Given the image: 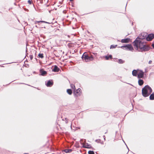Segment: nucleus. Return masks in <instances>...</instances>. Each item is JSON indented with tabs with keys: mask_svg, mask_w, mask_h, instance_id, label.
<instances>
[{
	"mask_svg": "<svg viewBox=\"0 0 154 154\" xmlns=\"http://www.w3.org/2000/svg\"><path fill=\"white\" fill-rule=\"evenodd\" d=\"M121 48L123 49L133 51L134 48L132 45L131 44L125 45Z\"/></svg>",
	"mask_w": 154,
	"mask_h": 154,
	"instance_id": "obj_4",
	"label": "nucleus"
},
{
	"mask_svg": "<svg viewBox=\"0 0 154 154\" xmlns=\"http://www.w3.org/2000/svg\"><path fill=\"white\" fill-rule=\"evenodd\" d=\"M138 70H133L132 72V75L134 76H136L137 75Z\"/></svg>",
	"mask_w": 154,
	"mask_h": 154,
	"instance_id": "obj_13",
	"label": "nucleus"
},
{
	"mask_svg": "<svg viewBox=\"0 0 154 154\" xmlns=\"http://www.w3.org/2000/svg\"><path fill=\"white\" fill-rule=\"evenodd\" d=\"M64 151L66 153L71 152L72 151V150L71 149H65L64 150Z\"/></svg>",
	"mask_w": 154,
	"mask_h": 154,
	"instance_id": "obj_21",
	"label": "nucleus"
},
{
	"mask_svg": "<svg viewBox=\"0 0 154 154\" xmlns=\"http://www.w3.org/2000/svg\"><path fill=\"white\" fill-rule=\"evenodd\" d=\"M117 45H111L110 47V49H113L114 48H116L117 46Z\"/></svg>",
	"mask_w": 154,
	"mask_h": 154,
	"instance_id": "obj_22",
	"label": "nucleus"
},
{
	"mask_svg": "<svg viewBox=\"0 0 154 154\" xmlns=\"http://www.w3.org/2000/svg\"><path fill=\"white\" fill-rule=\"evenodd\" d=\"M150 99L151 100H154V94H152L149 97Z\"/></svg>",
	"mask_w": 154,
	"mask_h": 154,
	"instance_id": "obj_19",
	"label": "nucleus"
},
{
	"mask_svg": "<svg viewBox=\"0 0 154 154\" xmlns=\"http://www.w3.org/2000/svg\"><path fill=\"white\" fill-rule=\"evenodd\" d=\"M40 72L41 75H44L47 73L44 70H41Z\"/></svg>",
	"mask_w": 154,
	"mask_h": 154,
	"instance_id": "obj_16",
	"label": "nucleus"
},
{
	"mask_svg": "<svg viewBox=\"0 0 154 154\" xmlns=\"http://www.w3.org/2000/svg\"><path fill=\"white\" fill-rule=\"evenodd\" d=\"M82 93L81 89L80 88H78V89L74 91V94L76 96H80Z\"/></svg>",
	"mask_w": 154,
	"mask_h": 154,
	"instance_id": "obj_5",
	"label": "nucleus"
},
{
	"mask_svg": "<svg viewBox=\"0 0 154 154\" xmlns=\"http://www.w3.org/2000/svg\"><path fill=\"white\" fill-rule=\"evenodd\" d=\"M103 137L104 138V140H106V137H105V136L103 135Z\"/></svg>",
	"mask_w": 154,
	"mask_h": 154,
	"instance_id": "obj_29",
	"label": "nucleus"
},
{
	"mask_svg": "<svg viewBox=\"0 0 154 154\" xmlns=\"http://www.w3.org/2000/svg\"><path fill=\"white\" fill-rule=\"evenodd\" d=\"M101 144H103V142H101Z\"/></svg>",
	"mask_w": 154,
	"mask_h": 154,
	"instance_id": "obj_32",
	"label": "nucleus"
},
{
	"mask_svg": "<svg viewBox=\"0 0 154 154\" xmlns=\"http://www.w3.org/2000/svg\"><path fill=\"white\" fill-rule=\"evenodd\" d=\"M135 45L137 43L140 44V45L138 46V49H136L137 50H139V51H146L149 49V47L146 45V43L143 40L137 38L135 39Z\"/></svg>",
	"mask_w": 154,
	"mask_h": 154,
	"instance_id": "obj_1",
	"label": "nucleus"
},
{
	"mask_svg": "<svg viewBox=\"0 0 154 154\" xmlns=\"http://www.w3.org/2000/svg\"><path fill=\"white\" fill-rule=\"evenodd\" d=\"M46 85L47 87H51L53 85V82L52 81L49 80Z\"/></svg>",
	"mask_w": 154,
	"mask_h": 154,
	"instance_id": "obj_11",
	"label": "nucleus"
},
{
	"mask_svg": "<svg viewBox=\"0 0 154 154\" xmlns=\"http://www.w3.org/2000/svg\"><path fill=\"white\" fill-rule=\"evenodd\" d=\"M137 77L139 79L143 78L144 76V72L141 70H138Z\"/></svg>",
	"mask_w": 154,
	"mask_h": 154,
	"instance_id": "obj_6",
	"label": "nucleus"
},
{
	"mask_svg": "<svg viewBox=\"0 0 154 154\" xmlns=\"http://www.w3.org/2000/svg\"><path fill=\"white\" fill-rule=\"evenodd\" d=\"M24 154H28V153H24Z\"/></svg>",
	"mask_w": 154,
	"mask_h": 154,
	"instance_id": "obj_35",
	"label": "nucleus"
},
{
	"mask_svg": "<svg viewBox=\"0 0 154 154\" xmlns=\"http://www.w3.org/2000/svg\"><path fill=\"white\" fill-rule=\"evenodd\" d=\"M28 2L29 4H32V0H29Z\"/></svg>",
	"mask_w": 154,
	"mask_h": 154,
	"instance_id": "obj_27",
	"label": "nucleus"
},
{
	"mask_svg": "<svg viewBox=\"0 0 154 154\" xmlns=\"http://www.w3.org/2000/svg\"><path fill=\"white\" fill-rule=\"evenodd\" d=\"M67 93L69 95H71L72 94V91L70 89H68L67 90Z\"/></svg>",
	"mask_w": 154,
	"mask_h": 154,
	"instance_id": "obj_20",
	"label": "nucleus"
},
{
	"mask_svg": "<svg viewBox=\"0 0 154 154\" xmlns=\"http://www.w3.org/2000/svg\"><path fill=\"white\" fill-rule=\"evenodd\" d=\"M152 92V88L148 85L145 86L142 90V94L144 97L149 96Z\"/></svg>",
	"mask_w": 154,
	"mask_h": 154,
	"instance_id": "obj_2",
	"label": "nucleus"
},
{
	"mask_svg": "<svg viewBox=\"0 0 154 154\" xmlns=\"http://www.w3.org/2000/svg\"><path fill=\"white\" fill-rule=\"evenodd\" d=\"M136 43H135V40L134 42H133V45L134 46V48L136 49H138V46L140 45V44H136V45H135Z\"/></svg>",
	"mask_w": 154,
	"mask_h": 154,
	"instance_id": "obj_14",
	"label": "nucleus"
},
{
	"mask_svg": "<svg viewBox=\"0 0 154 154\" xmlns=\"http://www.w3.org/2000/svg\"><path fill=\"white\" fill-rule=\"evenodd\" d=\"M105 58L106 60H108L109 58H112V56L111 55H109V56H106Z\"/></svg>",
	"mask_w": 154,
	"mask_h": 154,
	"instance_id": "obj_17",
	"label": "nucleus"
},
{
	"mask_svg": "<svg viewBox=\"0 0 154 154\" xmlns=\"http://www.w3.org/2000/svg\"><path fill=\"white\" fill-rule=\"evenodd\" d=\"M154 38V35L151 34L149 35L146 37V40L147 41H151Z\"/></svg>",
	"mask_w": 154,
	"mask_h": 154,
	"instance_id": "obj_8",
	"label": "nucleus"
},
{
	"mask_svg": "<svg viewBox=\"0 0 154 154\" xmlns=\"http://www.w3.org/2000/svg\"><path fill=\"white\" fill-rule=\"evenodd\" d=\"M83 147L84 148H91V145L89 144L88 143H83L82 144Z\"/></svg>",
	"mask_w": 154,
	"mask_h": 154,
	"instance_id": "obj_9",
	"label": "nucleus"
},
{
	"mask_svg": "<svg viewBox=\"0 0 154 154\" xmlns=\"http://www.w3.org/2000/svg\"><path fill=\"white\" fill-rule=\"evenodd\" d=\"M118 63H123L124 61L122 59H120L119 60Z\"/></svg>",
	"mask_w": 154,
	"mask_h": 154,
	"instance_id": "obj_24",
	"label": "nucleus"
},
{
	"mask_svg": "<svg viewBox=\"0 0 154 154\" xmlns=\"http://www.w3.org/2000/svg\"><path fill=\"white\" fill-rule=\"evenodd\" d=\"M59 70V69L56 66H55L53 69H52V71L54 72H58Z\"/></svg>",
	"mask_w": 154,
	"mask_h": 154,
	"instance_id": "obj_12",
	"label": "nucleus"
},
{
	"mask_svg": "<svg viewBox=\"0 0 154 154\" xmlns=\"http://www.w3.org/2000/svg\"><path fill=\"white\" fill-rule=\"evenodd\" d=\"M70 86H71V88L72 89H73L74 90H75V86L74 85H73V84H71L70 85Z\"/></svg>",
	"mask_w": 154,
	"mask_h": 154,
	"instance_id": "obj_25",
	"label": "nucleus"
},
{
	"mask_svg": "<svg viewBox=\"0 0 154 154\" xmlns=\"http://www.w3.org/2000/svg\"><path fill=\"white\" fill-rule=\"evenodd\" d=\"M82 58L86 62H88L92 60L94 58L92 55L89 56L86 53H84L83 54Z\"/></svg>",
	"mask_w": 154,
	"mask_h": 154,
	"instance_id": "obj_3",
	"label": "nucleus"
},
{
	"mask_svg": "<svg viewBox=\"0 0 154 154\" xmlns=\"http://www.w3.org/2000/svg\"><path fill=\"white\" fill-rule=\"evenodd\" d=\"M152 46L153 48H154V44H152Z\"/></svg>",
	"mask_w": 154,
	"mask_h": 154,
	"instance_id": "obj_31",
	"label": "nucleus"
},
{
	"mask_svg": "<svg viewBox=\"0 0 154 154\" xmlns=\"http://www.w3.org/2000/svg\"><path fill=\"white\" fill-rule=\"evenodd\" d=\"M73 0H70V1H72Z\"/></svg>",
	"mask_w": 154,
	"mask_h": 154,
	"instance_id": "obj_34",
	"label": "nucleus"
},
{
	"mask_svg": "<svg viewBox=\"0 0 154 154\" xmlns=\"http://www.w3.org/2000/svg\"><path fill=\"white\" fill-rule=\"evenodd\" d=\"M152 62V61L151 60H149V64H151Z\"/></svg>",
	"mask_w": 154,
	"mask_h": 154,
	"instance_id": "obj_28",
	"label": "nucleus"
},
{
	"mask_svg": "<svg viewBox=\"0 0 154 154\" xmlns=\"http://www.w3.org/2000/svg\"><path fill=\"white\" fill-rule=\"evenodd\" d=\"M147 33H141L140 35L139 36V38L140 39H141L142 40H143L145 38H146V37H147Z\"/></svg>",
	"mask_w": 154,
	"mask_h": 154,
	"instance_id": "obj_7",
	"label": "nucleus"
},
{
	"mask_svg": "<svg viewBox=\"0 0 154 154\" xmlns=\"http://www.w3.org/2000/svg\"><path fill=\"white\" fill-rule=\"evenodd\" d=\"M32 57H30L31 59H32Z\"/></svg>",
	"mask_w": 154,
	"mask_h": 154,
	"instance_id": "obj_33",
	"label": "nucleus"
},
{
	"mask_svg": "<svg viewBox=\"0 0 154 154\" xmlns=\"http://www.w3.org/2000/svg\"><path fill=\"white\" fill-rule=\"evenodd\" d=\"M40 22L44 23H48V24L50 23H48V22L44 21H36L35 22V24H36L37 23H39Z\"/></svg>",
	"mask_w": 154,
	"mask_h": 154,
	"instance_id": "obj_18",
	"label": "nucleus"
},
{
	"mask_svg": "<svg viewBox=\"0 0 154 154\" xmlns=\"http://www.w3.org/2000/svg\"><path fill=\"white\" fill-rule=\"evenodd\" d=\"M88 153V154H94V152L91 151H89Z\"/></svg>",
	"mask_w": 154,
	"mask_h": 154,
	"instance_id": "obj_26",
	"label": "nucleus"
},
{
	"mask_svg": "<svg viewBox=\"0 0 154 154\" xmlns=\"http://www.w3.org/2000/svg\"><path fill=\"white\" fill-rule=\"evenodd\" d=\"M65 120H66V123L67 122V118H66L65 119Z\"/></svg>",
	"mask_w": 154,
	"mask_h": 154,
	"instance_id": "obj_30",
	"label": "nucleus"
},
{
	"mask_svg": "<svg viewBox=\"0 0 154 154\" xmlns=\"http://www.w3.org/2000/svg\"><path fill=\"white\" fill-rule=\"evenodd\" d=\"M38 56L39 57L42 58L44 57L43 54H39L38 55Z\"/></svg>",
	"mask_w": 154,
	"mask_h": 154,
	"instance_id": "obj_23",
	"label": "nucleus"
},
{
	"mask_svg": "<svg viewBox=\"0 0 154 154\" xmlns=\"http://www.w3.org/2000/svg\"><path fill=\"white\" fill-rule=\"evenodd\" d=\"M143 82H144L143 81L142 79H140L138 81V84H139V85H140V86H141L142 85H143Z\"/></svg>",
	"mask_w": 154,
	"mask_h": 154,
	"instance_id": "obj_15",
	"label": "nucleus"
},
{
	"mask_svg": "<svg viewBox=\"0 0 154 154\" xmlns=\"http://www.w3.org/2000/svg\"><path fill=\"white\" fill-rule=\"evenodd\" d=\"M130 38H127L122 39L121 41V42L122 43H127L130 42Z\"/></svg>",
	"mask_w": 154,
	"mask_h": 154,
	"instance_id": "obj_10",
	"label": "nucleus"
}]
</instances>
